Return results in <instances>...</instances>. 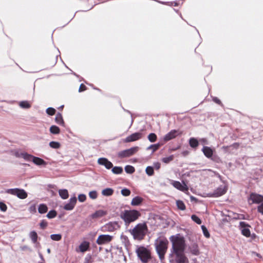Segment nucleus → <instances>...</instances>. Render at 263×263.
I'll list each match as a JSON object with an SVG mask.
<instances>
[{
  "label": "nucleus",
  "instance_id": "obj_50",
  "mask_svg": "<svg viewBox=\"0 0 263 263\" xmlns=\"http://www.w3.org/2000/svg\"><path fill=\"white\" fill-rule=\"evenodd\" d=\"M47 224H48L47 222L44 220H42L40 223V227L43 229H44L45 228H46L47 226Z\"/></svg>",
  "mask_w": 263,
  "mask_h": 263
},
{
  "label": "nucleus",
  "instance_id": "obj_47",
  "mask_svg": "<svg viewBox=\"0 0 263 263\" xmlns=\"http://www.w3.org/2000/svg\"><path fill=\"white\" fill-rule=\"evenodd\" d=\"M46 112L49 115H53L55 112V110L53 108L49 107L46 109Z\"/></svg>",
  "mask_w": 263,
  "mask_h": 263
},
{
  "label": "nucleus",
  "instance_id": "obj_48",
  "mask_svg": "<svg viewBox=\"0 0 263 263\" xmlns=\"http://www.w3.org/2000/svg\"><path fill=\"white\" fill-rule=\"evenodd\" d=\"M86 199V197L85 194H80L78 196V200L80 202H84L85 201Z\"/></svg>",
  "mask_w": 263,
  "mask_h": 263
},
{
  "label": "nucleus",
  "instance_id": "obj_49",
  "mask_svg": "<svg viewBox=\"0 0 263 263\" xmlns=\"http://www.w3.org/2000/svg\"><path fill=\"white\" fill-rule=\"evenodd\" d=\"M7 209V205L4 203L0 202V210L3 212H6Z\"/></svg>",
  "mask_w": 263,
  "mask_h": 263
},
{
  "label": "nucleus",
  "instance_id": "obj_25",
  "mask_svg": "<svg viewBox=\"0 0 263 263\" xmlns=\"http://www.w3.org/2000/svg\"><path fill=\"white\" fill-rule=\"evenodd\" d=\"M29 236L33 243H35L37 242L38 236L35 231H31L29 233Z\"/></svg>",
  "mask_w": 263,
  "mask_h": 263
},
{
  "label": "nucleus",
  "instance_id": "obj_10",
  "mask_svg": "<svg viewBox=\"0 0 263 263\" xmlns=\"http://www.w3.org/2000/svg\"><path fill=\"white\" fill-rule=\"evenodd\" d=\"M171 184L175 187L176 189L185 192L188 191L189 188L187 185L183 182L182 183L177 181H172Z\"/></svg>",
  "mask_w": 263,
  "mask_h": 263
},
{
  "label": "nucleus",
  "instance_id": "obj_44",
  "mask_svg": "<svg viewBox=\"0 0 263 263\" xmlns=\"http://www.w3.org/2000/svg\"><path fill=\"white\" fill-rule=\"evenodd\" d=\"M159 145H160L159 144L151 145L147 148V149L148 150L152 149L153 150V152H154L158 149Z\"/></svg>",
  "mask_w": 263,
  "mask_h": 263
},
{
  "label": "nucleus",
  "instance_id": "obj_32",
  "mask_svg": "<svg viewBox=\"0 0 263 263\" xmlns=\"http://www.w3.org/2000/svg\"><path fill=\"white\" fill-rule=\"evenodd\" d=\"M111 171L115 174H120L123 172V168L120 166H115L112 167Z\"/></svg>",
  "mask_w": 263,
  "mask_h": 263
},
{
  "label": "nucleus",
  "instance_id": "obj_33",
  "mask_svg": "<svg viewBox=\"0 0 263 263\" xmlns=\"http://www.w3.org/2000/svg\"><path fill=\"white\" fill-rule=\"evenodd\" d=\"M50 132L53 134H58L60 133V130L58 126L52 125L50 128Z\"/></svg>",
  "mask_w": 263,
  "mask_h": 263
},
{
  "label": "nucleus",
  "instance_id": "obj_16",
  "mask_svg": "<svg viewBox=\"0 0 263 263\" xmlns=\"http://www.w3.org/2000/svg\"><path fill=\"white\" fill-rule=\"evenodd\" d=\"M98 163L101 165L104 166L107 169L112 167V163L105 158H100L98 160Z\"/></svg>",
  "mask_w": 263,
  "mask_h": 263
},
{
  "label": "nucleus",
  "instance_id": "obj_23",
  "mask_svg": "<svg viewBox=\"0 0 263 263\" xmlns=\"http://www.w3.org/2000/svg\"><path fill=\"white\" fill-rule=\"evenodd\" d=\"M143 199L139 197L136 196L134 198L131 202V204L134 206L139 205L142 202Z\"/></svg>",
  "mask_w": 263,
  "mask_h": 263
},
{
  "label": "nucleus",
  "instance_id": "obj_4",
  "mask_svg": "<svg viewBox=\"0 0 263 263\" xmlns=\"http://www.w3.org/2000/svg\"><path fill=\"white\" fill-rule=\"evenodd\" d=\"M141 216L140 212L137 210H125L121 215V218L126 224L136 221Z\"/></svg>",
  "mask_w": 263,
  "mask_h": 263
},
{
  "label": "nucleus",
  "instance_id": "obj_51",
  "mask_svg": "<svg viewBox=\"0 0 263 263\" xmlns=\"http://www.w3.org/2000/svg\"><path fill=\"white\" fill-rule=\"evenodd\" d=\"M29 211L31 213H35L36 211L35 205H31L29 208Z\"/></svg>",
  "mask_w": 263,
  "mask_h": 263
},
{
  "label": "nucleus",
  "instance_id": "obj_6",
  "mask_svg": "<svg viewBox=\"0 0 263 263\" xmlns=\"http://www.w3.org/2000/svg\"><path fill=\"white\" fill-rule=\"evenodd\" d=\"M139 147L138 146L133 147L130 148L119 152L118 153V156L121 158L129 157L136 154L139 151Z\"/></svg>",
  "mask_w": 263,
  "mask_h": 263
},
{
  "label": "nucleus",
  "instance_id": "obj_18",
  "mask_svg": "<svg viewBox=\"0 0 263 263\" xmlns=\"http://www.w3.org/2000/svg\"><path fill=\"white\" fill-rule=\"evenodd\" d=\"M106 214V212L103 210H98L91 215V217L93 219L101 218Z\"/></svg>",
  "mask_w": 263,
  "mask_h": 263
},
{
  "label": "nucleus",
  "instance_id": "obj_30",
  "mask_svg": "<svg viewBox=\"0 0 263 263\" xmlns=\"http://www.w3.org/2000/svg\"><path fill=\"white\" fill-rule=\"evenodd\" d=\"M19 106L21 108H25V109H28L31 107L30 104L29 103V102H28L27 101H21L19 103Z\"/></svg>",
  "mask_w": 263,
  "mask_h": 263
},
{
  "label": "nucleus",
  "instance_id": "obj_45",
  "mask_svg": "<svg viewBox=\"0 0 263 263\" xmlns=\"http://www.w3.org/2000/svg\"><path fill=\"white\" fill-rule=\"evenodd\" d=\"M191 218L196 223H197V224H200L201 223V220H200V219L197 217L196 215H193L192 216H191Z\"/></svg>",
  "mask_w": 263,
  "mask_h": 263
},
{
  "label": "nucleus",
  "instance_id": "obj_38",
  "mask_svg": "<svg viewBox=\"0 0 263 263\" xmlns=\"http://www.w3.org/2000/svg\"><path fill=\"white\" fill-rule=\"evenodd\" d=\"M57 216V212L54 210L50 211L47 214V217L49 219L54 218Z\"/></svg>",
  "mask_w": 263,
  "mask_h": 263
},
{
  "label": "nucleus",
  "instance_id": "obj_57",
  "mask_svg": "<svg viewBox=\"0 0 263 263\" xmlns=\"http://www.w3.org/2000/svg\"><path fill=\"white\" fill-rule=\"evenodd\" d=\"M154 166L157 170H158L160 167V164L158 162L154 164Z\"/></svg>",
  "mask_w": 263,
  "mask_h": 263
},
{
  "label": "nucleus",
  "instance_id": "obj_5",
  "mask_svg": "<svg viewBox=\"0 0 263 263\" xmlns=\"http://www.w3.org/2000/svg\"><path fill=\"white\" fill-rule=\"evenodd\" d=\"M135 252L143 263H147L151 259L150 250L143 246H137Z\"/></svg>",
  "mask_w": 263,
  "mask_h": 263
},
{
  "label": "nucleus",
  "instance_id": "obj_21",
  "mask_svg": "<svg viewBox=\"0 0 263 263\" xmlns=\"http://www.w3.org/2000/svg\"><path fill=\"white\" fill-rule=\"evenodd\" d=\"M190 252L195 255H198L199 254L198 246L196 243H193L190 247Z\"/></svg>",
  "mask_w": 263,
  "mask_h": 263
},
{
  "label": "nucleus",
  "instance_id": "obj_35",
  "mask_svg": "<svg viewBox=\"0 0 263 263\" xmlns=\"http://www.w3.org/2000/svg\"><path fill=\"white\" fill-rule=\"evenodd\" d=\"M135 171V168L132 165H128L125 167V171L128 174H133Z\"/></svg>",
  "mask_w": 263,
  "mask_h": 263
},
{
  "label": "nucleus",
  "instance_id": "obj_12",
  "mask_svg": "<svg viewBox=\"0 0 263 263\" xmlns=\"http://www.w3.org/2000/svg\"><path fill=\"white\" fill-rule=\"evenodd\" d=\"M239 226L242 234L246 237H249L250 236V231L249 229V226L243 221L240 222Z\"/></svg>",
  "mask_w": 263,
  "mask_h": 263
},
{
  "label": "nucleus",
  "instance_id": "obj_22",
  "mask_svg": "<svg viewBox=\"0 0 263 263\" xmlns=\"http://www.w3.org/2000/svg\"><path fill=\"white\" fill-rule=\"evenodd\" d=\"M89 247V243L87 241H84L79 246V249L81 252L86 251Z\"/></svg>",
  "mask_w": 263,
  "mask_h": 263
},
{
  "label": "nucleus",
  "instance_id": "obj_58",
  "mask_svg": "<svg viewBox=\"0 0 263 263\" xmlns=\"http://www.w3.org/2000/svg\"><path fill=\"white\" fill-rule=\"evenodd\" d=\"M201 141H202L203 142H206V140L205 139H201Z\"/></svg>",
  "mask_w": 263,
  "mask_h": 263
},
{
  "label": "nucleus",
  "instance_id": "obj_9",
  "mask_svg": "<svg viewBox=\"0 0 263 263\" xmlns=\"http://www.w3.org/2000/svg\"><path fill=\"white\" fill-rule=\"evenodd\" d=\"M119 226L118 223L116 222H110L102 227L103 231L104 232H114L115 230H117Z\"/></svg>",
  "mask_w": 263,
  "mask_h": 263
},
{
  "label": "nucleus",
  "instance_id": "obj_11",
  "mask_svg": "<svg viewBox=\"0 0 263 263\" xmlns=\"http://www.w3.org/2000/svg\"><path fill=\"white\" fill-rule=\"evenodd\" d=\"M77 200V198L75 196L71 197L69 200V202L64 205V209L67 211L72 210L76 205Z\"/></svg>",
  "mask_w": 263,
  "mask_h": 263
},
{
  "label": "nucleus",
  "instance_id": "obj_26",
  "mask_svg": "<svg viewBox=\"0 0 263 263\" xmlns=\"http://www.w3.org/2000/svg\"><path fill=\"white\" fill-rule=\"evenodd\" d=\"M114 191L111 188H106L102 191V194L105 196H109L112 195Z\"/></svg>",
  "mask_w": 263,
  "mask_h": 263
},
{
  "label": "nucleus",
  "instance_id": "obj_43",
  "mask_svg": "<svg viewBox=\"0 0 263 263\" xmlns=\"http://www.w3.org/2000/svg\"><path fill=\"white\" fill-rule=\"evenodd\" d=\"M98 194L96 191H92L89 193V197L92 199H95L97 198Z\"/></svg>",
  "mask_w": 263,
  "mask_h": 263
},
{
  "label": "nucleus",
  "instance_id": "obj_8",
  "mask_svg": "<svg viewBox=\"0 0 263 263\" xmlns=\"http://www.w3.org/2000/svg\"><path fill=\"white\" fill-rule=\"evenodd\" d=\"M113 236L109 235H100L98 237L96 243L99 245H103L109 243L112 239Z\"/></svg>",
  "mask_w": 263,
  "mask_h": 263
},
{
  "label": "nucleus",
  "instance_id": "obj_31",
  "mask_svg": "<svg viewBox=\"0 0 263 263\" xmlns=\"http://www.w3.org/2000/svg\"><path fill=\"white\" fill-rule=\"evenodd\" d=\"M33 156L30 155L27 153H23L22 154V158L28 161H32Z\"/></svg>",
  "mask_w": 263,
  "mask_h": 263
},
{
  "label": "nucleus",
  "instance_id": "obj_17",
  "mask_svg": "<svg viewBox=\"0 0 263 263\" xmlns=\"http://www.w3.org/2000/svg\"><path fill=\"white\" fill-rule=\"evenodd\" d=\"M142 137V134L140 133H135L130 136L127 137L125 141L126 142H130L135 141L141 139Z\"/></svg>",
  "mask_w": 263,
  "mask_h": 263
},
{
  "label": "nucleus",
  "instance_id": "obj_28",
  "mask_svg": "<svg viewBox=\"0 0 263 263\" xmlns=\"http://www.w3.org/2000/svg\"><path fill=\"white\" fill-rule=\"evenodd\" d=\"M55 120L58 124L62 125H64V122L62 118V116L60 113H58L57 114Z\"/></svg>",
  "mask_w": 263,
  "mask_h": 263
},
{
  "label": "nucleus",
  "instance_id": "obj_59",
  "mask_svg": "<svg viewBox=\"0 0 263 263\" xmlns=\"http://www.w3.org/2000/svg\"><path fill=\"white\" fill-rule=\"evenodd\" d=\"M47 252H48V253H50V249H47Z\"/></svg>",
  "mask_w": 263,
  "mask_h": 263
},
{
  "label": "nucleus",
  "instance_id": "obj_55",
  "mask_svg": "<svg viewBox=\"0 0 263 263\" xmlns=\"http://www.w3.org/2000/svg\"><path fill=\"white\" fill-rule=\"evenodd\" d=\"M213 100L217 104H221V101L219 99H218L216 97H214L213 98Z\"/></svg>",
  "mask_w": 263,
  "mask_h": 263
},
{
  "label": "nucleus",
  "instance_id": "obj_60",
  "mask_svg": "<svg viewBox=\"0 0 263 263\" xmlns=\"http://www.w3.org/2000/svg\"><path fill=\"white\" fill-rule=\"evenodd\" d=\"M191 199H192V200H193V199H195V198H194V197H193V196H191Z\"/></svg>",
  "mask_w": 263,
  "mask_h": 263
},
{
  "label": "nucleus",
  "instance_id": "obj_37",
  "mask_svg": "<svg viewBox=\"0 0 263 263\" xmlns=\"http://www.w3.org/2000/svg\"><path fill=\"white\" fill-rule=\"evenodd\" d=\"M148 139L151 142H154L157 140V136L154 133H151L148 136Z\"/></svg>",
  "mask_w": 263,
  "mask_h": 263
},
{
  "label": "nucleus",
  "instance_id": "obj_41",
  "mask_svg": "<svg viewBox=\"0 0 263 263\" xmlns=\"http://www.w3.org/2000/svg\"><path fill=\"white\" fill-rule=\"evenodd\" d=\"M201 229H202L203 233L204 235L205 236V237L206 238H209L210 236V233L208 232V230L206 229V228L203 225L201 226Z\"/></svg>",
  "mask_w": 263,
  "mask_h": 263
},
{
  "label": "nucleus",
  "instance_id": "obj_3",
  "mask_svg": "<svg viewBox=\"0 0 263 263\" xmlns=\"http://www.w3.org/2000/svg\"><path fill=\"white\" fill-rule=\"evenodd\" d=\"M135 239L141 240L145 236L147 231V227L145 223L137 224L133 229L129 230Z\"/></svg>",
  "mask_w": 263,
  "mask_h": 263
},
{
  "label": "nucleus",
  "instance_id": "obj_27",
  "mask_svg": "<svg viewBox=\"0 0 263 263\" xmlns=\"http://www.w3.org/2000/svg\"><path fill=\"white\" fill-rule=\"evenodd\" d=\"M48 211V208L45 204H41L38 208V211L40 214L46 213Z\"/></svg>",
  "mask_w": 263,
  "mask_h": 263
},
{
  "label": "nucleus",
  "instance_id": "obj_56",
  "mask_svg": "<svg viewBox=\"0 0 263 263\" xmlns=\"http://www.w3.org/2000/svg\"><path fill=\"white\" fill-rule=\"evenodd\" d=\"M90 259H91V257L90 256L89 257H86L85 258L84 263H91Z\"/></svg>",
  "mask_w": 263,
  "mask_h": 263
},
{
  "label": "nucleus",
  "instance_id": "obj_40",
  "mask_svg": "<svg viewBox=\"0 0 263 263\" xmlns=\"http://www.w3.org/2000/svg\"><path fill=\"white\" fill-rule=\"evenodd\" d=\"M49 146L53 148H59L60 144L58 142L51 141L49 143Z\"/></svg>",
  "mask_w": 263,
  "mask_h": 263
},
{
  "label": "nucleus",
  "instance_id": "obj_39",
  "mask_svg": "<svg viewBox=\"0 0 263 263\" xmlns=\"http://www.w3.org/2000/svg\"><path fill=\"white\" fill-rule=\"evenodd\" d=\"M174 159V156L171 155L168 157H164L162 159V161L165 163H168Z\"/></svg>",
  "mask_w": 263,
  "mask_h": 263
},
{
  "label": "nucleus",
  "instance_id": "obj_52",
  "mask_svg": "<svg viewBox=\"0 0 263 263\" xmlns=\"http://www.w3.org/2000/svg\"><path fill=\"white\" fill-rule=\"evenodd\" d=\"M258 212L263 215V202L257 207Z\"/></svg>",
  "mask_w": 263,
  "mask_h": 263
},
{
  "label": "nucleus",
  "instance_id": "obj_34",
  "mask_svg": "<svg viewBox=\"0 0 263 263\" xmlns=\"http://www.w3.org/2000/svg\"><path fill=\"white\" fill-rule=\"evenodd\" d=\"M176 204L179 209L180 210H184L185 209V205L183 202L181 200H177Z\"/></svg>",
  "mask_w": 263,
  "mask_h": 263
},
{
  "label": "nucleus",
  "instance_id": "obj_42",
  "mask_svg": "<svg viewBox=\"0 0 263 263\" xmlns=\"http://www.w3.org/2000/svg\"><path fill=\"white\" fill-rule=\"evenodd\" d=\"M145 172L148 176H152L154 174V168L152 166H147L145 169Z\"/></svg>",
  "mask_w": 263,
  "mask_h": 263
},
{
  "label": "nucleus",
  "instance_id": "obj_36",
  "mask_svg": "<svg viewBox=\"0 0 263 263\" xmlns=\"http://www.w3.org/2000/svg\"><path fill=\"white\" fill-rule=\"evenodd\" d=\"M50 238L51 239L54 241H59L62 238V235L60 234H52L50 235Z\"/></svg>",
  "mask_w": 263,
  "mask_h": 263
},
{
  "label": "nucleus",
  "instance_id": "obj_7",
  "mask_svg": "<svg viewBox=\"0 0 263 263\" xmlns=\"http://www.w3.org/2000/svg\"><path fill=\"white\" fill-rule=\"evenodd\" d=\"M6 192L8 194L15 195L20 199H25L27 197V193L23 189L17 188L10 189L6 190Z\"/></svg>",
  "mask_w": 263,
  "mask_h": 263
},
{
  "label": "nucleus",
  "instance_id": "obj_2",
  "mask_svg": "<svg viewBox=\"0 0 263 263\" xmlns=\"http://www.w3.org/2000/svg\"><path fill=\"white\" fill-rule=\"evenodd\" d=\"M168 243L167 239L163 236L158 237L155 241L156 252L161 261L164 258V255L167 249Z\"/></svg>",
  "mask_w": 263,
  "mask_h": 263
},
{
  "label": "nucleus",
  "instance_id": "obj_14",
  "mask_svg": "<svg viewBox=\"0 0 263 263\" xmlns=\"http://www.w3.org/2000/svg\"><path fill=\"white\" fill-rule=\"evenodd\" d=\"M249 200L252 201V203H259L263 202V196L252 193L250 195Z\"/></svg>",
  "mask_w": 263,
  "mask_h": 263
},
{
  "label": "nucleus",
  "instance_id": "obj_13",
  "mask_svg": "<svg viewBox=\"0 0 263 263\" xmlns=\"http://www.w3.org/2000/svg\"><path fill=\"white\" fill-rule=\"evenodd\" d=\"M227 190L226 186L221 185L214 191L212 196L214 197L221 196L226 193Z\"/></svg>",
  "mask_w": 263,
  "mask_h": 263
},
{
  "label": "nucleus",
  "instance_id": "obj_54",
  "mask_svg": "<svg viewBox=\"0 0 263 263\" xmlns=\"http://www.w3.org/2000/svg\"><path fill=\"white\" fill-rule=\"evenodd\" d=\"M23 152H16L15 153V156L17 158H22V154Z\"/></svg>",
  "mask_w": 263,
  "mask_h": 263
},
{
  "label": "nucleus",
  "instance_id": "obj_20",
  "mask_svg": "<svg viewBox=\"0 0 263 263\" xmlns=\"http://www.w3.org/2000/svg\"><path fill=\"white\" fill-rule=\"evenodd\" d=\"M32 161L37 165H45L46 164L43 159L34 156H33Z\"/></svg>",
  "mask_w": 263,
  "mask_h": 263
},
{
  "label": "nucleus",
  "instance_id": "obj_53",
  "mask_svg": "<svg viewBox=\"0 0 263 263\" xmlns=\"http://www.w3.org/2000/svg\"><path fill=\"white\" fill-rule=\"evenodd\" d=\"M86 89V87L83 84H81L80 88H79V91L81 92Z\"/></svg>",
  "mask_w": 263,
  "mask_h": 263
},
{
  "label": "nucleus",
  "instance_id": "obj_19",
  "mask_svg": "<svg viewBox=\"0 0 263 263\" xmlns=\"http://www.w3.org/2000/svg\"><path fill=\"white\" fill-rule=\"evenodd\" d=\"M202 151L206 157L209 158L212 157L213 151L210 147L208 146H203Z\"/></svg>",
  "mask_w": 263,
  "mask_h": 263
},
{
  "label": "nucleus",
  "instance_id": "obj_46",
  "mask_svg": "<svg viewBox=\"0 0 263 263\" xmlns=\"http://www.w3.org/2000/svg\"><path fill=\"white\" fill-rule=\"evenodd\" d=\"M121 194L124 196H128L130 194V191L127 189H123L121 190Z\"/></svg>",
  "mask_w": 263,
  "mask_h": 263
},
{
  "label": "nucleus",
  "instance_id": "obj_1",
  "mask_svg": "<svg viewBox=\"0 0 263 263\" xmlns=\"http://www.w3.org/2000/svg\"><path fill=\"white\" fill-rule=\"evenodd\" d=\"M170 240L172 244L170 257L176 263H189L184 254L185 243L184 238L180 234L171 236Z\"/></svg>",
  "mask_w": 263,
  "mask_h": 263
},
{
  "label": "nucleus",
  "instance_id": "obj_24",
  "mask_svg": "<svg viewBox=\"0 0 263 263\" xmlns=\"http://www.w3.org/2000/svg\"><path fill=\"white\" fill-rule=\"evenodd\" d=\"M60 197L63 199H66L68 198L69 194L68 191L66 189H61L59 191Z\"/></svg>",
  "mask_w": 263,
  "mask_h": 263
},
{
  "label": "nucleus",
  "instance_id": "obj_29",
  "mask_svg": "<svg viewBox=\"0 0 263 263\" xmlns=\"http://www.w3.org/2000/svg\"><path fill=\"white\" fill-rule=\"evenodd\" d=\"M189 144L192 147L195 148L198 146L199 143L196 139L191 138L189 140Z\"/></svg>",
  "mask_w": 263,
  "mask_h": 263
},
{
  "label": "nucleus",
  "instance_id": "obj_15",
  "mask_svg": "<svg viewBox=\"0 0 263 263\" xmlns=\"http://www.w3.org/2000/svg\"><path fill=\"white\" fill-rule=\"evenodd\" d=\"M181 132L177 130H172L167 133L164 137V140L165 141H168L173 138H175L177 135H181Z\"/></svg>",
  "mask_w": 263,
  "mask_h": 263
}]
</instances>
